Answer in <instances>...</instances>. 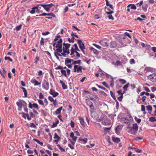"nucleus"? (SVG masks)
Wrapping results in <instances>:
<instances>
[{"mask_svg":"<svg viewBox=\"0 0 156 156\" xmlns=\"http://www.w3.org/2000/svg\"><path fill=\"white\" fill-rule=\"evenodd\" d=\"M128 132L133 135H135L138 130V127L136 123L133 124V127H128Z\"/></svg>","mask_w":156,"mask_h":156,"instance_id":"obj_1","label":"nucleus"},{"mask_svg":"<svg viewBox=\"0 0 156 156\" xmlns=\"http://www.w3.org/2000/svg\"><path fill=\"white\" fill-rule=\"evenodd\" d=\"M73 49V47H72L71 48V52L70 54L71 55L70 57L75 60L77 59L80 57V54L78 52H74Z\"/></svg>","mask_w":156,"mask_h":156,"instance_id":"obj_2","label":"nucleus"},{"mask_svg":"<svg viewBox=\"0 0 156 156\" xmlns=\"http://www.w3.org/2000/svg\"><path fill=\"white\" fill-rule=\"evenodd\" d=\"M62 40L60 38L57 42V44L56 45L55 47L57 48L56 49V53H61L62 51Z\"/></svg>","mask_w":156,"mask_h":156,"instance_id":"obj_3","label":"nucleus"},{"mask_svg":"<svg viewBox=\"0 0 156 156\" xmlns=\"http://www.w3.org/2000/svg\"><path fill=\"white\" fill-rule=\"evenodd\" d=\"M63 47L62 48V50L63 52L65 53H67V54L69 53V49L70 47V44H69L66 43L64 42L63 43Z\"/></svg>","mask_w":156,"mask_h":156,"instance_id":"obj_4","label":"nucleus"},{"mask_svg":"<svg viewBox=\"0 0 156 156\" xmlns=\"http://www.w3.org/2000/svg\"><path fill=\"white\" fill-rule=\"evenodd\" d=\"M48 16L46 17L45 18L48 19H51L52 17H55V15L53 13H47L45 12L43 13L42 14H40L39 15H36V16Z\"/></svg>","mask_w":156,"mask_h":156,"instance_id":"obj_5","label":"nucleus"},{"mask_svg":"<svg viewBox=\"0 0 156 156\" xmlns=\"http://www.w3.org/2000/svg\"><path fill=\"white\" fill-rule=\"evenodd\" d=\"M74 72H76L80 74L82 73V69L83 67L81 66L78 65H74Z\"/></svg>","mask_w":156,"mask_h":156,"instance_id":"obj_6","label":"nucleus"},{"mask_svg":"<svg viewBox=\"0 0 156 156\" xmlns=\"http://www.w3.org/2000/svg\"><path fill=\"white\" fill-rule=\"evenodd\" d=\"M77 41L78 44L80 48L81 49L82 52L84 54H85L84 49H85L84 44L83 43L82 41L80 39L76 40Z\"/></svg>","mask_w":156,"mask_h":156,"instance_id":"obj_7","label":"nucleus"},{"mask_svg":"<svg viewBox=\"0 0 156 156\" xmlns=\"http://www.w3.org/2000/svg\"><path fill=\"white\" fill-rule=\"evenodd\" d=\"M73 60L67 58L65 60V64L69 68H71L73 66Z\"/></svg>","mask_w":156,"mask_h":156,"instance_id":"obj_8","label":"nucleus"},{"mask_svg":"<svg viewBox=\"0 0 156 156\" xmlns=\"http://www.w3.org/2000/svg\"><path fill=\"white\" fill-rule=\"evenodd\" d=\"M88 103L89 104L88 105L89 107L90 108V112L91 116L93 117V115L94 113H95L94 110V106L93 105V104L90 101H89Z\"/></svg>","mask_w":156,"mask_h":156,"instance_id":"obj_9","label":"nucleus"},{"mask_svg":"<svg viewBox=\"0 0 156 156\" xmlns=\"http://www.w3.org/2000/svg\"><path fill=\"white\" fill-rule=\"evenodd\" d=\"M42 87L44 89L48 90L49 88V84L48 82L45 80H44L42 82Z\"/></svg>","mask_w":156,"mask_h":156,"instance_id":"obj_10","label":"nucleus"},{"mask_svg":"<svg viewBox=\"0 0 156 156\" xmlns=\"http://www.w3.org/2000/svg\"><path fill=\"white\" fill-rule=\"evenodd\" d=\"M55 6V5L52 3L49 4H43V5H41V6L43 7L47 11H48L50 10L52 6Z\"/></svg>","mask_w":156,"mask_h":156,"instance_id":"obj_11","label":"nucleus"},{"mask_svg":"<svg viewBox=\"0 0 156 156\" xmlns=\"http://www.w3.org/2000/svg\"><path fill=\"white\" fill-rule=\"evenodd\" d=\"M29 108L31 109H32L33 108H34L38 110L39 108L38 105L36 103H34L32 104L31 102H29Z\"/></svg>","mask_w":156,"mask_h":156,"instance_id":"obj_12","label":"nucleus"},{"mask_svg":"<svg viewBox=\"0 0 156 156\" xmlns=\"http://www.w3.org/2000/svg\"><path fill=\"white\" fill-rule=\"evenodd\" d=\"M48 98L51 102H53V104L55 107L57 105L58 103L56 99L54 100L52 97L50 96L48 97Z\"/></svg>","mask_w":156,"mask_h":156,"instance_id":"obj_13","label":"nucleus"},{"mask_svg":"<svg viewBox=\"0 0 156 156\" xmlns=\"http://www.w3.org/2000/svg\"><path fill=\"white\" fill-rule=\"evenodd\" d=\"M16 104L17 105L18 104V105H20V106H21L22 107H23L26 105H27L25 101L21 99L19 100L18 102H16Z\"/></svg>","mask_w":156,"mask_h":156,"instance_id":"obj_14","label":"nucleus"},{"mask_svg":"<svg viewBox=\"0 0 156 156\" xmlns=\"http://www.w3.org/2000/svg\"><path fill=\"white\" fill-rule=\"evenodd\" d=\"M108 9L109 12H106V13L107 14L109 15L108 16V17L109 19L112 20H114V18L111 15L112 13H113L114 12L112 11L110 9Z\"/></svg>","mask_w":156,"mask_h":156,"instance_id":"obj_15","label":"nucleus"},{"mask_svg":"<svg viewBox=\"0 0 156 156\" xmlns=\"http://www.w3.org/2000/svg\"><path fill=\"white\" fill-rule=\"evenodd\" d=\"M49 93L51 95H52L53 97H55L58 96L59 94L58 93L55 91L54 90H52V89H50L49 91Z\"/></svg>","mask_w":156,"mask_h":156,"instance_id":"obj_16","label":"nucleus"},{"mask_svg":"<svg viewBox=\"0 0 156 156\" xmlns=\"http://www.w3.org/2000/svg\"><path fill=\"white\" fill-rule=\"evenodd\" d=\"M30 82L31 83L33 84L34 86H38L41 84V83H39L35 79H32Z\"/></svg>","mask_w":156,"mask_h":156,"instance_id":"obj_17","label":"nucleus"},{"mask_svg":"<svg viewBox=\"0 0 156 156\" xmlns=\"http://www.w3.org/2000/svg\"><path fill=\"white\" fill-rule=\"evenodd\" d=\"M41 5H43V4H39L35 6V7L36 8V12L37 13H39L42 12V11H41V7H40V6H41Z\"/></svg>","mask_w":156,"mask_h":156,"instance_id":"obj_18","label":"nucleus"},{"mask_svg":"<svg viewBox=\"0 0 156 156\" xmlns=\"http://www.w3.org/2000/svg\"><path fill=\"white\" fill-rule=\"evenodd\" d=\"M79 120H80V123L81 125L82 126L83 128H85L86 127L85 125L84 124V121L83 119L80 117H78Z\"/></svg>","mask_w":156,"mask_h":156,"instance_id":"obj_19","label":"nucleus"},{"mask_svg":"<svg viewBox=\"0 0 156 156\" xmlns=\"http://www.w3.org/2000/svg\"><path fill=\"white\" fill-rule=\"evenodd\" d=\"M121 129L122 127L121 126L119 125L115 129V133L118 135L120 133Z\"/></svg>","mask_w":156,"mask_h":156,"instance_id":"obj_20","label":"nucleus"},{"mask_svg":"<svg viewBox=\"0 0 156 156\" xmlns=\"http://www.w3.org/2000/svg\"><path fill=\"white\" fill-rule=\"evenodd\" d=\"M117 46V44L115 41L111 42L110 44V47L111 48H115Z\"/></svg>","mask_w":156,"mask_h":156,"instance_id":"obj_21","label":"nucleus"},{"mask_svg":"<svg viewBox=\"0 0 156 156\" xmlns=\"http://www.w3.org/2000/svg\"><path fill=\"white\" fill-rule=\"evenodd\" d=\"M65 53H65L64 52V53H61V54H60V53H56V51H55L54 52L55 55V56L57 57V58H58V56H65V55H66Z\"/></svg>","mask_w":156,"mask_h":156,"instance_id":"obj_22","label":"nucleus"},{"mask_svg":"<svg viewBox=\"0 0 156 156\" xmlns=\"http://www.w3.org/2000/svg\"><path fill=\"white\" fill-rule=\"evenodd\" d=\"M145 70L147 72H153L154 71V68L150 67H147L145 68Z\"/></svg>","mask_w":156,"mask_h":156,"instance_id":"obj_23","label":"nucleus"},{"mask_svg":"<svg viewBox=\"0 0 156 156\" xmlns=\"http://www.w3.org/2000/svg\"><path fill=\"white\" fill-rule=\"evenodd\" d=\"M63 107L61 106L57 109L54 112V113L56 115L60 114L61 113V111Z\"/></svg>","mask_w":156,"mask_h":156,"instance_id":"obj_24","label":"nucleus"},{"mask_svg":"<svg viewBox=\"0 0 156 156\" xmlns=\"http://www.w3.org/2000/svg\"><path fill=\"white\" fill-rule=\"evenodd\" d=\"M81 60L80 59L75 61H74L73 60V62H72V63L73 65H77V64H78L79 66L81 65Z\"/></svg>","mask_w":156,"mask_h":156,"instance_id":"obj_25","label":"nucleus"},{"mask_svg":"<svg viewBox=\"0 0 156 156\" xmlns=\"http://www.w3.org/2000/svg\"><path fill=\"white\" fill-rule=\"evenodd\" d=\"M110 86L112 87L113 88L114 86V80L113 77H112V76H110Z\"/></svg>","mask_w":156,"mask_h":156,"instance_id":"obj_26","label":"nucleus"},{"mask_svg":"<svg viewBox=\"0 0 156 156\" xmlns=\"http://www.w3.org/2000/svg\"><path fill=\"white\" fill-rule=\"evenodd\" d=\"M110 93L111 96L112 98L115 101L116 103H117L118 104V102L116 99V97L115 95V94L112 91H110Z\"/></svg>","mask_w":156,"mask_h":156,"instance_id":"obj_27","label":"nucleus"},{"mask_svg":"<svg viewBox=\"0 0 156 156\" xmlns=\"http://www.w3.org/2000/svg\"><path fill=\"white\" fill-rule=\"evenodd\" d=\"M60 83L61 84L62 87L63 89H66L67 88V87L65 83L62 80H60Z\"/></svg>","mask_w":156,"mask_h":156,"instance_id":"obj_28","label":"nucleus"},{"mask_svg":"<svg viewBox=\"0 0 156 156\" xmlns=\"http://www.w3.org/2000/svg\"><path fill=\"white\" fill-rule=\"evenodd\" d=\"M100 44L103 47H107L108 46V44L107 42H105L104 41H101L100 42Z\"/></svg>","mask_w":156,"mask_h":156,"instance_id":"obj_29","label":"nucleus"},{"mask_svg":"<svg viewBox=\"0 0 156 156\" xmlns=\"http://www.w3.org/2000/svg\"><path fill=\"white\" fill-rule=\"evenodd\" d=\"M112 140L113 141L116 143H118L120 141V139L119 138L112 137Z\"/></svg>","mask_w":156,"mask_h":156,"instance_id":"obj_30","label":"nucleus"},{"mask_svg":"<svg viewBox=\"0 0 156 156\" xmlns=\"http://www.w3.org/2000/svg\"><path fill=\"white\" fill-rule=\"evenodd\" d=\"M90 49L91 51H92L94 54L96 55H98L99 53L98 50L93 47L91 48Z\"/></svg>","mask_w":156,"mask_h":156,"instance_id":"obj_31","label":"nucleus"},{"mask_svg":"<svg viewBox=\"0 0 156 156\" xmlns=\"http://www.w3.org/2000/svg\"><path fill=\"white\" fill-rule=\"evenodd\" d=\"M70 137H71L72 138V139L75 141H76L77 137L76 136H74V134L72 132L70 133Z\"/></svg>","mask_w":156,"mask_h":156,"instance_id":"obj_32","label":"nucleus"},{"mask_svg":"<svg viewBox=\"0 0 156 156\" xmlns=\"http://www.w3.org/2000/svg\"><path fill=\"white\" fill-rule=\"evenodd\" d=\"M59 121L58 119H57L55 122H54L52 125L51 126V128H54L57 126L58 124Z\"/></svg>","mask_w":156,"mask_h":156,"instance_id":"obj_33","label":"nucleus"},{"mask_svg":"<svg viewBox=\"0 0 156 156\" xmlns=\"http://www.w3.org/2000/svg\"><path fill=\"white\" fill-rule=\"evenodd\" d=\"M148 7V5L146 4H145L143 5L142 9L144 12H146Z\"/></svg>","mask_w":156,"mask_h":156,"instance_id":"obj_34","label":"nucleus"},{"mask_svg":"<svg viewBox=\"0 0 156 156\" xmlns=\"http://www.w3.org/2000/svg\"><path fill=\"white\" fill-rule=\"evenodd\" d=\"M129 6L130 7V9H136V6L134 4H130L128 6V7H129Z\"/></svg>","mask_w":156,"mask_h":156,"instance_id":"obj_35","label":"nucleus"},{"mask_svg":"<svg viewBox=\"0 0 156 156\" xmlns=\"http://www.w3.org/2000/svg\"><path fill=\"white\" fill-rule=\"evenodd\" d=\"M74 46L75 48V49H74L73 48V49L74 51V52H77V51H80V50L79 49L77 45L76 44H75L74 45Z\"/></svg>","mask_w":156,"mask_h":156,"instance_id":"obj_36","label":"nucleus"},{"mask_svg":"<svg viewBox=\"0 0 156 156\" xmlns=\"http://www.w3.org/2000/svg\"><path fill=\"white\" fill-rule=\"evenodd\" d=\"M23 90V92L24 93V96L25 97H27V94L26 90L25 88L22 87L21 88Z\"/></svg>","mask_w":156,"mask_h":156,"instance_id":"obj_37","label":"nucleus"},{"mask_svg":"<svg viewBox=\"0 0 156 156\" xmlns=\"http://www.w3.org/2000/svg\"><path fill=\"white\" fill-rule=\"evenodd\" d=\"M141 110L143 112V114L145 115L146 114L145 112V106L144 105H142L141 106Z\"/></svg>","mask_w":156,"mask_h":156,"instance_id":"obj_38","label":"nucleus"},{"mask_svg":"<svg viewBox=\"0 0 156 156\" xmlns=\"http://www.w3.org/2000/svg\"><path fill=\"white\" fill-rule=\"evenodd\" d=\"M36 8L35 7L32 8L31 9V10L30 11V13L33 14L34 13L36 12Z\"/></svg>","mask_w":156,"mask_h":156,"instance_id":"obj_39","label":"nucleus"},{"mask_svg":"<svg viewBox=\"0 0 156 156\" xmlns=\"http://www.w3.org/2000/svg\"><path fill=\"white\" fill-rule=\"evenodd\" d=\"M122 63L123 64L125 63V62H121L117 60L116 61L115 63H114V65H117L118 66L122 65Z\"/></svg>","mask_w":156,"mask_h":156,"instance_id":"obj_40","label":"nucleus"},{"mask_svg":"<svg viewBox=\"0 0 156 156\" xmlns=\"http://www.w3.org/2000/svg\"><path fill=\"white\" fill-rule=\"evenodd\" d=\"M122 120L124 121L125 123L127 124L129 123V120L128 119H127L126 118L123 117L121 119Z\"/></svg>","mask_w":156,"mask_h":156,"instance_id":"obj_41","label":"nucleus"},{"mask_svg":"<svg viewBox=\"0 0 156 156\" xmlns=\"http://www.w3.org/2000/svg\"><path fill=\"white\" fill-rule=\"evenodd\" d=\"M61 72L62 75H63L65 77H67V74L66 73V70H64L63 69H62V70H61Z\"/></svg>","mask_w":156,"mask_h":156,"instance_id":"obj_42","label":"nucleus"},{"mask_svg":"<svg viewBox=\"0 0 156 156\" xmlns=\"http://www.w3.org/2000/svg\"><path fill=\"white\" fill-rule=\"evenodd\" d=\"M149 121L151 122L156 121V119L154 117H151L149 118Z\"/></svg>","mask_w":156,"mask_h":156,"instance_id":"obj_43","label":"nucleus"},{"mask_svg":"<svg viewBox=\"0 0 156 156\" xmlns=\"http://www.w3.org/2000/svg\"><path fill=\"white\" fill-rule=\"evenodd\" d=\"M57 146L61 151L63 152H65V149L62 148L59 144H57Z\"/></svg>","mask_w":156,"mask_h":156,"instance_id":"obj_44","label":"nucleus"},{"mask_svg":"<svg viewBox=\"0 0 156 156\" xmlns=\"http://www.w3.org/2000/svg\"><path fill=\"white\" fill-rule=\"evenodd\" d=\"M37 100L38 103L40 105H42L44 107V103L42 100H41V99H38Z\"/></svg>","mask_w":156,"mask_h":156,"instance_id":"obj_45","label":"nucleus"},{"mask_svg":"<svg viewBox=\"0 0 156 156\" xmlns=\"http://www.w3.org/2000/svg\"><path fill=\"white\" fill-rule=\"evenodd\" d=\"M147 110L148 111H152V108L151 106L150 105H148L146 106Z\"/></svg>","mask_w":156,"mask_h":156,"instance_id":"obj_46","label":"nucleus"},{"mask_svg":"<svg viewBox=\"0 0 156 156\" xmlns=\"http://www.w3.org/2000/svg\"><path fill=\"white\" fill-rule=\"evenodd\" d=\"M34 140L38 144H40L41 146H43V143L42 142L40 141L39 140L37 139H34Z\"/></svg>","mask_w":156,"mask_h":156,"instance_id":"obj_47","label":"nucleus"},{"mask_svg":"<svg viewBox=\"0 0 156 156\" xmlns=\"http://www.w3.org/2000/svg\"><path fill=\"white\" fill-rule=\"evenodd\" d=\"M119 81L123 84H125L126 83V80L123 79H120L119 80Z\"/></svg>","mask_w":156,"mask_h":156,"instance_id":"obj_48","label":"nucleus"},{"mask_svg":"<svg viewBox=\"0 0 156 156\" xmlns=\"http://www.w3.org/2000/svg\"><path fill=\"white\" fill-rule=\"evenodd\" d=\"M127 117H128V119L129 120V121H131L133 120L132 117L129 113H127Z\"/></svg>","mask_w":156,"mask_h":156,"instance_id":"obj_49","label":"nucleus"},{"mask_svg":"<svg viewBox=\"0 0 156 156\" xmlns=\"http://www.w3.org/2000/svg\"><path fill=\"white\" fill-rule=\"evenodd\" d=\"M129 83H127L123 87V88L124 90H127V88L129 86Z\"/></svg>","mask_w":156,"mask_h":156,"instance_id":"obj_50","label":"nucleus"},{"mask_svg":"<svg viewBox=\"0 0 156 156\" xmlns=\"http://www.w3.org/2000/svg\"><path fill=\"white\" fill-rule=\"evenodd\" d=\"M134 119L138 123H140L141 122V119H138L136 117H135Z\"/></svg>","mask_w":156,"mask_h":156,"instance_id":"obj_51","label":"nucleus"},{"mask_svg":"<svg viewBox=\"0 0 156 156\" xmlns=\"http://www.w3.org/2000/svg\"><path fill=\"white\" fill-rule=\"evenodd\" d=\"M102 84L104 85L107 88H109V87L107 83L105 82H103L102 83Z\"/></svg>","mask_w":156,"mask_h":156,"instance_id":"obj_52","label":"nucleus"},{"mask_svg":"<svg viewBox=\"0 0 156 156\" xmlns=\"http://www.w3.org/2000/svg\"><path fill=\"white\" fill-rule=\"evenodd\" d=\"M5 60H9L11 62H12L13 61L12 59L11 58H10L9 57H6V56L5 57Z\"/></svg>","mask_w":156,"mask_h":156,"instance_id":"obj_53","label":"nucleus"},{"mask_svg":"<svg viewBox=\"0 0 156 156\" xmlns=\"http://www.w3.org/2000/svg\"><path fill=\"white\" fill-rule=\"evenodd\" d=\"M143 139V138L142 137H136L134 139V140H136L138 141L139 140H142Z\"/></svg>","mask_w":156,"mask_h":156,"instance_id":"obj_54","label":"nucleus"},{"mask_svg":"<svg viewBox=\"0 0 156 156\" xmlns=\"http://www.w3.org/2000/svg\"><path fill=\"white\" fill-rule=\"evenodd\" d=\"M41 112L43 114L44 116H46L47 115V112L44 111L43 110H41Z\"/></svg>","mask_w":156,"mask_h":156,"instance_id":"obj_55","label":"nucleus"},{"mask_svg":"<svg viewBox=\"0 0 156 156\" xmlns=\"http://www.w3.org/2000/svg\"><path fill=\"white\" fill-rule=\"evenodd\" d=\"M143 1H140V2L139 3H137L136 4V5L137 7H139L143 3Z\"/></svg>","mask_w":156,"mask_h":156,"instance_id":"obj_56","label":"nucleus"},{"mask_svg":"<svg viewBox=\"0 0 156 156\" xmlns=\"http://www.w3.org/2000/svg\"><path fill=\"white\" fill-rule=\"evenodd\" d=\"M79 140H82L83 142H85V143H86L87 141V138H85L84 139H82L81 138H79Z\"/></svg>","mask_w":156,"mask_h":156,"instance_id":"obj_57","label":"nucleus"},{"mask_svg":"<svg viewBox=\"0 0 156 156\" xmlns=\"http://www.w3.org/2000/svg\"><path fill=\"white\" fill-rule=\"evenodd\" d=\"M96 86L99 88H100V89H102V90H106V88H105L104 87H102V86H101L100 85H98V84H96Z\"/></svg>","mask_w":156,"mask_h":156,"instance_id":"obj_58","label":"nucleus"},{"mask_svg":"<svg viewBox=\"0 0 156 156\" xmlns=\"http://www.w3.org/2000/svg\"><path fill=\"white\" fill-rule=\"evenodd\" d=\"M54 138L60 140V137L56 133L55 134Z\"/></svg>","mask_w":156,"mask_h":156,"instance_id":"obj_59","label":"nucleus"},{"mask_svg":"<svg viewBox=\"0 0 156 156\" xmlns=\"http://www.w3.org/2000/svg\"><path fill=\"white\" fill-rule=\"evenodd\" d=\"M22 27V25H20L19 26H17L16 27V29L17 30H20Z\"/></svg>","mask_w":156,"mask_h":156,"instance_id":"obj_60","label":"nucleus"},{"mask_svg":"<svg viewBox=\"0 0 156 156\" xmlns=\"http://www.w3.org/2000/svg\"><path fill=\"white\" fill-rule=\"evenodd\" d=\"M129 63L131 64H133L135 63V61L133 59H131L129 61Z\"/></svg>","mask_w":156,"mask_h":156,"instance_id":"obj_61","label":"nucleus"},{"mask_svg":"<svg viewBox=\"0 0 156 156\" xmlns=\"http://www.w3.org/2000/svg\"><path fill=\"white\" fill-rule=\"evenodd\" d=\"M23 107L24 108V111L26 112H27L28 110V109H27V105H26L24 106Z\"/></svg>","mask_w":156,"mask_h":156,"instance_id":"obj_62","label":"nucleus"},{"mask_svg":"<svg viewBox=\"0 0 156 156\" xmlns=\"http://www.w3.org/2000/svg\"><path fill=\"white\" fill-rule=\"evenodd\" d=\"M30 127H32V128H36V126L33 123H31L30 124Z\"/></svg>","mask_w":156,"mask_h":156,"instance_id":"obj_63","label":"nucleus"},{"mask_svg":"<svg viewBox=\"0 0 156 156\" xmlns=\"http://www.w3.org/2000/svg\"><path fill=\"white\" fill-rule=\"evenodd\" d=\"M75 126V124L74 122L71 121L70 122V126L72 128H73Z\"/></svg>","mask_w":156,"mask_h":156,"instance_id":"obj_64","label":"nucleus"}]
</instances>
